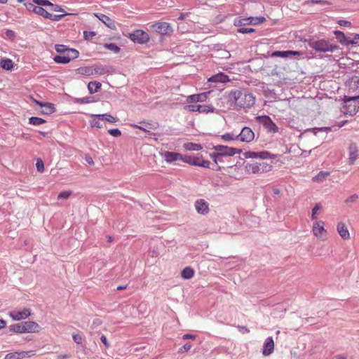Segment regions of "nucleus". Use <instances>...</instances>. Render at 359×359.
I'll return each mask as SVG.
<instances>
[{"instance_id":"1","label":"nucleus","mask_w":359,"mask_h":359,"mask_svg":"<svg viewBox=\"0 0 359 359\" xmlns=\"http://www.w3.org/2000/svg\"><path fill=\"white\" fill-rule=\"evenodd\" d=\"M229 97V100L234 102L237 109H250L255 103V97L248 90H232Z\"/></svg>"},{"instance_id":"2","label":"nucleus","mask_w":359,"mask_h":359,"mask_svg":"<svg viewBox=\"0 0 359 359\" xmlns=\"http://www.w3.org/2000/svg\"><path fill=\"white\" fill-rule=\"evenodd\" d=\"M308 45L318 53H333L340 49L339 46L332 44L328 40L324 39H310L308 41Z\"/></svg>"},{"instance_id":"3","label":"nucleus","mask_w":359,"mask_h":359,"mask_svg":"<svg viewBox=\"0 0 359 359\" xmlns=\"http://www.w3.org/2000/svg\"><path fill=\"white\" fill-rule=\"evenodd\" d=\"M344 106L343 107V112L346 114H350L351 116L355 115L359 109V95L344 97Z\"/></svg>"},{"instance_id":"4","label":"nucleus","mask_w":359,"mask_h":359,"mask_svg":"<svg viewBox=\"0 0 359 359\" xmlns=\"http://www.w3.org/2000/svg\"><path fill=\"white\" fill-rule=\"evenodd\" d=\"M245 168L248 173L259 174L264 172L269 171L271 170V165L265 162L259 161L248 163Z\"/></svg>"},{"instance_id":"5","label":"nucleus","mask_w":359,"mask_h":359,"mask_svg":"<svg viewBox=\"0 0 359 359\" xmlns=\"http://www.w3.org/2000/svg\"><path fill=\"white\" fill-rule=\"evenodd\" d=\"M128 38L134 43L139 44L147 43L150 39L149 34L142 29H136L129 33Z\"/></svg>"},{"instance_id":"6","label":"nucleus","mask_w":359,"mask_h":359,"mask_svg":"<svg viewBox=\"0 0 359 359\" xmlns=\"http://www.w3.org/2000/svg\"><path fill=\"white\" fill-rule=\"evenodd\" d=\"M213 149L217 151L215 153L216 154H219V156H224L225 158L233 156L236 154H240L241 152V149H240L224 145H216Z\"/></svg>"},{"instance_id":"7","label":"nucleus","mask_w":359,"mask_h":359,"mask_svg":"<svg viewBox=\"0 0 359 359\" xmlns=\"http://www.w3.org/2000/svg\"><path fill=\"white\" fill-rule=\"evenodd\" d=\"M152 29L161 35H170L173 32L171 25L166 22H158L151 25Z\"/></svg>"},{"instance_id":"8","label":"nucleus","mask_w":359,"mask_h":359,"mask_svg":"<svg viewBox=\"0 0 359 359\" xmlns=\"http://www.w3.org/2000/svg\"><path fill=\"white\" fill-rule=\"evenodd\" d=\"M257 119L268 132L275 133L278 131V128L269 116H259Z\"/></svg>"},{"instance_id":"9","label":"nucleus","mask_w":359,"mask_h":359,"mask_svg":"<svg viewBox=\"0 0 359 359\" xmlns=\"http://www.w3.org/2000/svg\"><path fill=\"white\" fill-rule=\"evenodd\" d=\"M238 140L243 142H251L255 138V133L250 127H244L241 133L236 135Z\"/></svg>"},{"instance_id":"10","label":"nucleus","mask_w":359,"mask_h":359,"mask_svg":"<svg viewBox=\"0 0 359 359\" xmlns=\"http://www.w3.org/2000/svg\"><path fill=\"white\" fill-rule=\"evenodd\" d=\"M185 109L189 111H198L199 113L205 114L213 112L215 109L214 107L207 104H190L186 106Z\"/></svg>"},{"instance_id":"11","label":"nucleus","mask_w":359,"mask_h":359,"mask_svg":"<svg viewBox=\"0 0 359 359\" xmlns=\"http://www.w3.org/2000/svg\"><path fill=\"white\" fill-rule=\"evenodd\" d=\"M313 234L321 240H325L326 238V230L324 228V222L318 221L313 224Z\"/></svg>"},{"instance_id":"12","label":"nucleus","mask_w":359,"mask_h":359,"mask_svg":"<svg viewBox=\"0 0 359 359\" xmlns=\"http://www.w3.org/2000/svg\"><path fill=\"white\" fill-rule=\"evenodd\" d=\"M243 156L245 158H259L260 160L268 159L274 156V155L271 154L266 151L260 152L245 151Z\"/></svg>"},{"instance_id":"13","label":"nucleus","mask_w":359,"mask_h":359,"mask_svg":"<svg viewBox=\"0 0 359 359\" xmlns=\"http://www.w3.org/2000/svg\"><path fill=\"white\" fill-rule=\"evenodd\" d=\"M31 315L29 309H24L22 311H12L9 313V316L14 320H21L27 318Z\"/></svg>"},{"instance_id":"14","label":"nucleus","mask_w":359,"mask_h":359,"mask_svg":"<svg viewBox=\"0 0 359 359\" xmlns=\"http://www.w3.org/2000/svg\"><path fill=\"white\" fill-rule=\"evenodd\" d=\"M194 206L198 214L205 215L209 212V204L204 199L196 200Z\"/></svg>"},{"instance_id":"15","label":"nucleus","mask_w":359,"mask_h":359,"mask_svg":"<svg viewBox=\"0 0 359 359\" xmlns=\"http://www.w3.org/2000/svg\"><path fill=\"white\" fill-rule=\"evenodd\" d=\"M334 34L336 36L337 41L343 46H348L349 45L355 46L357 45V42L355 40H349L345 34L341 32L336 30L334 32Z\"/></svg>"},{"instance_id":"16","label":"nucleus","mask_w":359,"mask_h":359,"mask_svg":"<svg viewBox=\"0 0 359 359\" xmlns=\"http://www.w3.org/2000/svg\"><path fill=\"white\" fill-rule=\"evenodd\" d=\"M358 148L355 143L352 142L348 147V164L353 165L358 156Z\"/></svg>"},{"instance_id":"17","label":"nucleus","mask_w":359,"mask_h":359,"mask_svg":"<svg viewBox=\"0 0 359 359\" xmlns=\"http://www.w3.org/2000/svg\"><path fill=\"white\" fill-rule=\"evenodd\" d=\"M274 350V341L271 337H269L266 339L263 349H262V354L265 356H268L271 355Z\"/></svg>"},{"instance_id":"18","label":"nucleus","mask_w":359,"mask_h":359,"mask_svg":"<svg viewBox=\"0 0 359 359\" xmlns=\"http://www.w3.org/2000/svg\"><path fill=\"white\" fill-rule=\"evenodd\" d=\"M163 158L167 163H171L177 161H182L183 156L180 153L167 151L163 154Z\"/></svg>"},{"instance_id":"19","label":"nucleus","mask_w":359,"mask_h":359,"mask_svg":"<svg viewBox=\"0 0 359 359\" xmlns=\"http://www.w3.org/2000/svg\"><path fill=\"white\" fill-rule=\"evenodd\" d=\"M25 333L28 332H39L40 330L39 325L34 321H24L22 322Z\"/></svg>"},{"instance_id":"20","label":"nucleus","mask_w":359,"mask_h":359,"mask_svg":"<svg viewBox=\"0 0 359 359\" xmlns=\"http://www.w3.org/2000/svg\"><path fill=\"white\" fill-rule=\"evenodd\" d=\"M32 351H20L7 353L4 359H24L30 357Z\"/></svg>"},{"instance_id":"21","label":"nucleus","mask_w":359,"mask_h":359,"mask_svg":"<svg viewBox=\"0 0 359 359\" xmlns=\"http://www.w3.org/2000/svg\"><path fill=\"white\" fill-rule=\"evenodd\" d=\"M95 15L109 28L114 29L116 27L114 21L106 15L102 13H95Z\"/></svg>"},{"instance_id":"22","label":"nucleus","mask_w":359,"mask_h":359,"mask_svg":"<svg viewBox=\"0 0 359 359\" xmlns=\"http://www.w3.org/2000/svg\"><path fill=\"white\" fill-rule=\"evenodd\" d=\"M230 81L229 76L224 73H219L208 79L209 82L226 83Z\"/></svg>"},{"instance_id":"23","label":"nucleus","mask_w":359,"mask_h":359,"mask_svg":"<svg viewBox=\"0 0 359 359\" xmlns=\"http://www.w3.org/2000/svg\"><path fill=\"white\" fill-rule=\"evenodd\" d=\"M140 123L142 124V126L136 124H134L132 126L135 128H138L146 133H149V130H154L157 128V124L156 123H147L145 121H141Z\"/></svg>"},{"instance_id":"24","label":"nucleus","mask_w":359,"mask_h":359,"mask_svg":"<svg viewBox=\"0 0 359 359\" xmlns=\"http://www.w3.org/2000/svg\"><path fill=\"white\" fill-rule=\"evenodd\" d=\"M337 230L339 234L340 235V236L343 239L346 240V239L349 238L350 233H349L347 226H346V224L344 223H343V222L338 223V224L337 226Z\"/></svg>"},{"instance_id":"25","label":"nucleus","mask_w":359,"mask_h":359,"mask_svg":"<svg viewBox=\"0 0 359 359\" xmlns=\"http://www.w3.org/2000/svg\"><path fill=\"white\" fill-rule=\"evenodd\" d=\"M348 87L350 91L359 90V76H353L348 81Z\"/></svg>"},{"instance_id":"26","label":"nucleus","mask_w":359,"mask_h":359,"mask_svg":"<svg viewBox=\"0 0 359 359\" xmlns=\"http://www.w3.org/2000/svg\"><path fill=\"white\" fill-rule=\"evenodd\" d=\"M92 116L96 117L99 120L106 121L109 123H116L118 120L117 118L109 114H92Z\"/></svg>"},{"instance_id":"27","label":"nucleus","mask_w":359,"mask_h":359,"mask_svg":"<svg viewBox=\"0 0 359 359\" xmlns=\"http://www.w3.org/2000/svg\"><path fill=\"white\" fill-rule=\"evenodd\" d=\"M199 158L194 156H183L182 161L189 165L197 166L198 165Z\"/></svg>"},{"instance_id":"28","label":"nucleus","mask_w":359,"mask_h":359,"mask_svg":"<svg viewBox=\"0 0 359 359\" xmlns=\"http://www.w3.org/2000/svg\"><path fill=\"white\" fill-rule=\"evenodd\" d=\"M206 98V93L194 94L188 97V100L192 102H204Z\"/></svg>"},{"instance_id":"29","label":"nucleus","mask_w":359,"mask_h":359,"mask_svg":"<svg viewBox=\"0 0 359 359\" xmlns=\"http://www.w3.org/2000/svg\"><path fill=\"white\" fill-rule=\"evenodd\" d=\"M101 83L99 81H90L88 84V89L90 94L97 93L101 88Z\"/></svg>"},{"instance_id":"30","label":"nucleus","mask_w":359,"mask_h":359,"mask_svg":"<svg viewBox=\"0 0 359 359\" xmlns=\"http://www.w3.org/2000/svg\"><path fill=\"white\" fill-rule=\"evenodd\" d=\"M194 275V271L192 268L187 266L185 267L181 272V276L184 279H190Z\"/></svg>"},{"instance_id":"31","label":"nucleus","mask_w":359,"mask_h":359,"mask_svg":"<svg viewBox=\"0 0 359 359\" xmlns=\"http://www.w3.org/2000/svg\"><path fill=\"white\" fill-rule=\"evenodd\" d=\"M248 21H249V17L245 18L243 16H239L234 19L233 25L236 27H241L243 25H248Z\"/></svg>"},{"instance_id":"32","label":"nucleus","mask_w":359,"mask_h":359,"mask_svg":"<svg viewBox=\"0 0 359 359\" xmlns=\"http://www.w3.org/2000/svg\"><path fill=\"white\" fill-rule=\"evenodd\" d=\"M266 21L264 17H249L248 25H257Z\"/></svg>"},{"instance_id":"33","label":"nucleus","mask_w":359,"mask_h":359,"mask_svg":"<svg viewBox=\"0 0 359 359\" xmlns=\"http://www.w3.org/2000/svg\"><path fill=\"white\" fill-rule=\"evenodd\" d=\"M184 148L188 151H199L202 149V146L197 143L187 142L184 144Z\"/></svg>"},{"instance_id":"34","label":"nucleus","mask_w":359,"mask_h":359,"mask_svg":"<svg viewBox=\"0 0 359 359\" xmlns=\"http://www.w3.org/2000/svg\"><path fill=\"white\" fill-rule=\"evenodd\" d=\"M0 67L4 69L11 70L13 67V62L11 59H3L1 60Z\"/></svg>"},{"instance_id":"35","label":"nucleus","mask_w":359,"mask_h":359,"mask_svg":"<svg viewBox=\"0 0 359 359\" xmlns=\"http://www.w3.org/2000/svg\"><path fill=\"white\" fill-rule=\"evenodd\" d=\"M9 330L14 333H25L22 322L10 325Z\"/></svg>"},{"instance_id":"36","label":"nucleus","mask_w":359,"mask_h":359,"mask_svg":"<svg viewBox=\"0 0 359 359\" xmlns=\"http://www.w3.org/2000/svg\"><path fill=\"white\" fill-rule=\"evenodd\" d=\"M94 74L102 75L109 72V67L107 66H96L93 67Z\"/></svg>"},{"instance_id":"37","label":"nucleus","mask_w":359,"mask_h":359,"mask_svg":"<svg viewBox=\"0 0 359 359\" xmlns=\"http://www.w3.org/2000/svg\"><path fill=\"white\" fill-rule=\"evenodd\" d=\"M54 61L59 64H67L70 62L69 57H68L67 54L55 55L54 57Z\"/></svg>"},{"instance_id":"38","label":"nucleus","mask_w":359,"mask_h":359,"mask_svg":"<svg viewBox=\"0 0 359 359\" xmlns=\"http://www.w3.org/2000/svg\"><path fill=\"white\" fill-rule=\"evenodd\" d=\"M42 113L43 114H51L55 111V105L52 103L46 102Z\"/></svg>"},{"instance_id":"39","label":"nucleus","mask_w":359,"mask_h":359,"mask_svg":"<svg viewBox=\"0 0 359 359\" xmlns=\"http://www.w3.org/2000/svg\"><path fill=\"white\" fill-rule=\"evenodd\" d=\"M210 158L213 160L215 164L218 165L219 163H224L227 158L224 156H219V154H216L214 153H211L210 154Z\"/></svg>"},{"instance_id":"40","label":"nucleus","mask_w":359,"mask_h":359,"mask_svg":"<svg viewBox=\"0 0 359 359\" xmlns=\"http://www.w3.org/2000/svg\"><path fill=\"white\" fill-rule=\"evenodd\" d=\"M329 175H330L329 172L320 171L317 175H316L313 178V180L315 182H323Z\"/></svg>"},{"instance_id":"41","label":"nucleus","mask_w":359,"mask_h":359,"mask_svg":"<svg viewBox=\"0 0 359 359\" xmlns=\"http://www.w3.org/2000/svg\"><path fill=\"white\" fill-rule=\"evenodd\" d=\"M46 121L43 118L36 116H32L29 118V123L34 126H39L44 123Z\"/></svg>"},{"instance_id":"42","label":"nucleus","mask_w":359,"mask_h":359,"mask_svg":"<svg viewBox=\"0 0 359 359\" xmlns=\"http://www.w3.org/2000/svg\"><path fill=\"white\" fill-rule=\"evenodd\" d=\"M79 73L83 75H94L93 67H85L79 69Z\"/></svg>"},{"instance_id":"43","label":"nucleus","mask_w":359,"mask_h":359,"mask_svg":"<svg viewBox=\"0 0 359 359\" xmlns=\"http://www.w3.org/2000/svg\"><path fill=\"white\" fill-rule=\"evenodd\" d=\"M93 97H82V98H74L73 99V102L74 103H77V104H87V103H90V102H92L93 101Z\"/></svg>"},{"instance_id":"44","label":"nucleus","mask_w":359,"mask_h":359,"mask_svg":"<svg viewBox=\"0 0 359 359\" xmlns=\"http://www.w3.org/2000/svg\"><path fill=\"white\" fill-rule=\"evenodd\" d=\"M36 9V14L41 15L46 19H48L51 16V13H48L46 10H45L41 6H38Z\"/></svg>"},{"instance_id":"45","label":"nucleus","mask_w":359,"mask_h":359,"mask_svg":"<svg viewBox=\"0 0 359 359\" xmlns=\"http://www.w3.org/2000/svg\"><path fill=\"white\" fill-rule=\"evenodd\" d=\"M104 47L114 52V53H118L121 50V48L116 43H105L104 45Z\"/></svg>"},{"instance_id":"46","label":"nucleus","mask_w":359,"mask_h":359,"mask_svg":"<svg viewBox=\"0 0 359 359\" xmlns=\"http://www.w3.org/2000/svg\"><path fill=\"white\" fill-rule=\"evenodd\" d=\"M67 55L69 57V61L77 58L79 56V52L74 48H69Z\"/></svg>"},{"instance_id":"47","label":"nucleus","mask_w":359,"mask_h":359,"mask_svg":"<svg viewBox=\"0 0 359 359\" xmlns=\"http://www.w3.org/2000/svg\"><path fill=\"white\" fill-rule=\"evenodd\" d=\"M236 135H237L234 133H226L222 135V139L224 141L238 140Z\"/></svg>"},{"instance_id":"48","label":"nucleus","mask_w":359,"mask_h":359,"mask_svg":"<svg viewBox=\"0 0 359 359\" xmlns=\"http://www.w3.org/2000/svg\"><path fill=\"white\" fill-rule=\"evenodd\" d=\"M55 49L57 53L61 54H67V52L69 49L65 45L63 44H56L55 46Z\"/></svg>"},{"instance_id":"49","label":"nucleus","mask_w":359,"mask_h":359,"mask_svg":"<svg viewBox=\"0 0 359 359\" xmlns=\"http://www.w3.org/2000/svg\"><path fill=\"white\" fill-rule=\"evenodd\" d=\"M331 130V128H329V127H321V128H311V129H308L307 131H313V133L315 135H316V133L318 132H325V133H328Z\"/></svg>"},{"instance_id":"50","label":"nucleus","mask_w":359,"mask_h":359,"mask_svg":"<svg viewBox=\"0 0 359 359\" xmlns=\"http://www.w3.org/2000/svg\"><path fill=\"white\" fill-rule=\"evenodd\" d=\"M322 209V206L320 203H316V205L312 209V214H311V219H317V211L320 210Z\"/></svg>"},{"instance_id":"51","label":"nucleus","mask_w":359,"mask_h":359,"mask_svg":"<svg viewBox=\"0 0 359 359\" xmlns=\"http://www.w3.org/2000/svg\"><path fill=\"white\" fill-rule=\"evenodd\" d=\"M34 4V2L33 3L27 2L25 4V6L28 11L36 13V8H37L39 6L37 4L35 5Z\"/></svg>"},{"instance_id":"52","label":"nucleus","mask_w":359,"mask_h":359,"mask_svg":"<svg viewBox=\"0 0 359 359\" xmlns=\"http://www.w3.org/2000/svg\"><path fill=\"white\" fill-rule=\"evenodd\" d=\"M71 194H72L71 191H61L57 196V199H67L71 196Z\"/></svg>"},{"instance_id":"53","label":"nucleus","mask_w":359,"mask_h":359,"mask_svg":"<svg viewBox=\"0 0 359 359\" xmlns=\"http://www.w3.org/2000/svg\"><path fill=\"white\" fill-rule=\"evenodd\" d=\"M96 35V33L93 31H84L83 37L86 40H91Z\"/></svg>"},{"instance_id":"54","label":"nucleus","mask_w":359,"mask_h":359,"mask_svg":"<svg viewBox=\"0 0 359 359\" xmlns=\"http://www.w3.org/2000/svg\"><path fill=\"white\" fill-rule=\"evenodd\" d=\"M33 2L35 4H37L39 6H50V5L51 4V2L49 1L48 0H33Z\"/></svg>"},{"instance_id":"55","label":"nucleus","mask_w":359,"mask_h":359,"mask_svg":"<svg viewBox=\"0 0 359 359\" xmlns=\"http://www.w3.org/2000/svg\"><path fill=\"white\" fill-rule=\"evenodd\" d=\"M255 32V29L253 28L241 27L237 29V32L241 33V34H250V33H252Z\"/></svg>"},{"instance_id":"56","label":"nucleus","mask_w":359,"mask_h":359,"mask_svg":"<svg viewBox=\"0 0 359 359\" xmlns=\"http://www.w3.org/2000/svg\"><path fill=\"white\" fill-rule=\"evenodd\" d=\"M50 10L51 11H54V12H63V13H65V11L61 8L60 6L57 5V4H53V3H51V4L50 5Z\"/></svg>"},{"instance_id":"57","label":"nucleus","mask_w":359,"mask_h":359,"mask_svg":"<svg viewBox=\"0 0 359 359\" xmlns=\"http://www.w3.org/2000/svg\"><path fill=\"white\" fill-rule=\"evenodd\" d=\"M108 133L112 135L113 137H118L119 136L121 135V132L119 129L118 128H113V129H109L108 130Z\"/></svg>"},{"instance_id":"58","label":"nucleus","mask_w":359,"mask_h":359,"mask_svg":"<svg viewBox=\"0 0 359 359\" xmlns=\"http://www.w3.org/2000/svg\"><path fill=\"white\" fill-rule=\"evenodd\" d=\"M272 57H287V50L283 51H274L271 54Z\"/></svg>"},{"instance_id":"59","label":"nucleus","mask_w":359,"mask_h":359,"mask_svg":"<svg viewBox=\"0 0 359 359\" xmlns=\"http://www.w3.org/2000/svg\"><path fill=\"white\" fill-rule=\"evenodd\" d=\"M210 161L203 160L202 158H199L198 165L197 166L202 168H209L210 167Z\"/></svg>"},{"instance_id":"60","label":"nucleus","mask_w":359,"mask_h":359,"mask_svg":"<svg viewBox=\"0 0 359 359\" xmlns=\"http://www.w3.org/2000/svg\"><path fill=\"white\" fill-rule=\"evenodd\" d=\"M36 167L39 172H43L44 170V164L41 159L39 158L36 163Z\"/></svg>"},{"instance_id":"61","label":"nucleus","mask_w":359,"mask_h":359,"mask_svg":"<svg viewBox=\"0 0 359 359\" xmlns=\"http://www.w3.org/2000/svg\"><path fill=\"white\" fill-rule=\"evenodd\" d=\"M192 347V345L190 343H187L185 344L184 346H182L180 349H179V352L180 353H185V352H187L189 351L191 348Z\"/></svg>"},{"instance_id":"62","label":"nucleus","mask_w":359,"mask_h":359,"mask_svg":"<svg viewBox=\"0 0 359 359\" xmlns=\"http://www.w3.org/2000/svg\"><path fill=\"white\" fill-rule=\"evenodd\" d=\"M303 53L299 51H294V50H287V57H295V56H301Z\"/></svg>"},{"instance_id":"63","label":"nucleus","mask_w":359,"mask_h":359,"mask_svg":"<svg viewBox=\"0 0 359 359\" xmlns=\"http://www.w3.org/2000/svg\"><path fill=\"white\" fill-rule=\"evenodd\" d=\"M358 196L357 194H353L346 199L345 203H354L358 200Z\"/></svg>"},{"instance_id":"64","label":"nucleus","mask_w":359,"mask_h":359,"mask_svg":"<svg viewBox=\"0 0 359 359\" xmlns=\"http://www.w3.org/2000/svg\"><path fill=\"white\" fill-rule=\"evenodd\" d=\"M90 123L91 127H96L98 128H100L102 127V125L100 123L99 119L98 120H96V119L92 120V121H90Z\"/></svg>"}]
</instances>
